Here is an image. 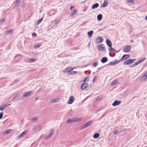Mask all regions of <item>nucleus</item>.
<instances>
[{"label":"nucleus","instance_id":"1","mask_svg":"<svg viewBox=\"0 0 147 147\" xmlns=\"http://www.w3.org/2000/svg\"><path fill=\"white\" fill-rule=\"evenodd\" d=\"M81 119L80 118H74L71 119H69L67 121V123H70L74 122L80 121Z\"/></svg>","mask_w":147,"mask_h":147},{"label":"nucleus","instance_id":"2","mask_svg":"<svg viewBox=\"0 0 147 147\" xmlns=\"http://www.w3.org/2000/svg\"><path fill=\"white\" fill-rule=\"evenodd\" d=\"M93 123L92 121H90L85 123V124L82 125L81 127V129H83L86 128L92 125Z\"/></svg>","mask_w":147,"mask_h":147},{"label":"nucleus","instance_id":"3","mask_svg":"<svg viewBox=\"0 0 147 147\" xmlns=\"http://www.w3.org/2000/svg\"><path fill=\"white\" fill-rule=\"evenodd\" d=\"M136 60V59H129L127 60H126L124 62L123 64L124 65H129L132 63H133L134 61Z\"/></svg>","mask_w":147,"mask_h":147},{"label":"nucleus","instance_id":"4","mask_svg":"<svg viewBox=\"0 0 147 147\" xmlns=\"http://www.w3.org/2000/svg\"><path fill=\"white\" fill-rule=\"evenodd\" d=\"M98 49L100 51H106V48L105 47L104 45L102 44L99 45L98 47Z\"/></svg>","mask_w":147,"mask_h":147},{"label":"nucleus","instance_id":"5","mask_svg":"<svg viewBox=\"0 0 147 147\" xmlns=\"http://www.w3.org/2000/svg\"><path fill=\"white\" fill-rule=\"evenodd\" d=\"M75 100L74 97L73 96H70L69 98V99L67 102V103L68 104H72L74 101Z\"/></svg>","mask_w":147,"mask_h":147},{"label":"nucleus","instance_id":"6","mask_svg":"<svg viewBox=\"0 0 147 147\" xmlns=\"http://www.w3.org/2000/svg\"><path fill=\"white\" fill-rule=\"evenodd\" d=\"M32 93V91H30L28 92H26L22 96V97L23 98H24L29 96L31 95Z\"/></svg>","mask_w":147,"mask_h":147},{"label":"nucleus","instance_id":"7","mask_svg":"<svg viewBox=\"0 0 147 147\" xmlns=\"http://www.w3.org/2000/svg\"><path fill=\"white\" fill-rule=\"evenodd\" d=\"M96 41L97 44L103 42V39L100 36H98L96 38Z\"/></svg>","mask_w":147,"mask_h":147},{"label":"nucleus","instance_id":"8","mask_svg":"<svg viewBox=\"0 0 147 147\" xmlns=\"http://www.w3.org/2000/svg\"><path fill=\"white\" fill-rule=\"evenodd\" d=\"M131 47L129 46H127L123 49V51L125 53L129 52L130 50Z\"/></svg>","mask_w":147,"mask_h":147},{"label":"nucleus","instance_id":"9","mask_svg":"<svg viewBox=\"0 0 147 147\" xmlns=\"http://www.w3.org/2000/svg\"><path fill=\"white\" fill-rule=\"evenodd\" d=\"M130 55L128 54L125 55L123 56L122 58L119 60L120 61H123L129 58Z\"/></svg>","mask_w":147,"mask_h":147},{"label":"nucleus","instance_id":"10","mask_svg":"<svg viewBox=\"0 0 147 147\" xmlns=\"http://www.w3.org/2000/svg\"><path fill=\"white\" fill-rule=\"evenodd\" d=\"M9 105V104L8 103L3 104L0 106V110L2 111L7 106Z\"/></svg>","mask_w":147,"mask_h":147},{"label":"nucleus","instance_id":"11","mask_svg":"<svg viewBox=\"0 0 147 147\" xmlns=\"http://www.w3.org/2000/svg\"><path fill=\"white\" fill-rule=\"evenodd\" d=\"M73 69L72 67H69L63 70V71L64 73L69 72L71 71H72Z\"/></svg>","mask_w":147,"mask_h":147},{"label":"nucleus","instance_id":"12","mask_svg":"<svg viewBox=\"0 0 147 147\" xmlns=\"http://www.w3.org/2000/svg\"><path fill=\"white\" fill-rule=\"evenodd\" d=\"M88 84L86 83H83L81 86V89L83 90L85 89L88 87Z\"/></svg>","mask_w":147,"mask_h":147},{"label":"nucleus","instance_id":"13","mask_svg":"<svg viewBox=\"0 0 147 147\" xmlns=\"http://www.w3.org/2000/svg\"><path fill=\"white\" fill-rule=\"evenodd\" d=\"M121 101H118L117 100H115L112 104V106H117L119 105L121 103Z\"/></svg>","mask_w":147,"mask_h":147},{"label":"nucleus","instance_id":"14","mask_svg":"<svg viewBox=\"0 0 147 147\" xmlns=\"http://www.w3.org/2000/svg\"><path fill=\"white\" fill-rule=\"evenodd\" d=\"M27 133V131L26 130L25 131L18 136V139L20 138L26 134Z\"/></svg>","mask_w":147,"mask_h":147},{"label":"nucleus","instance_id":"15","mask_svg":"<svg viewBox=\"0 0 147 147\" xmlns=\"http://www.w3.org/2000/svg\"><path fill=\"white\" fill-rule=\"evenodd\" d=\"M106 42L107 45L110 47H111L112 46V43L111 41L108 39H107L106 40Z\"/></svg>","mask_w":147,"mask_h":147},{"label":"nucleus","instance_id":"16","mask_svg":"<svg viewBox=\"0 0 147 147\" xmlns=\"http://www.w3.org/2000/svg\"><path fill=\"white\" fill-rule=\"evenodd\" d=\"M120 62L119 61H115L114 62H111L109 63V65H114Z\"/></svg>","mask_w":147,"mask_h":147},{"label":"nucleus","instance_id":"17","mask_svg":"<svg viewBox=\"0 0 147 147\" xmlns=\"http://www.w3.org/2000/svg\"><path fill=\"white\" fill-rule=\"evenodd\" d=\"M108 61V59L106 57H104L102 58L101 60V62L103 63H104Z\"/></svg>","mask_w":147,"mask_h":147},{"label":"nucleus","instance_id":"18","mask_svg":"<svg viewBox=\"0 0 147 147\" xmlns=\"http://www.w3.org/2000/svg\"><path fill=\"white\" fill-rule=\"evenodd\" d=\"M59 99L58 98H56L55 99H52L50 101V102L51 103H54L57 102L58 100Z\"/></svg>","mask_w":147,"mask_h":147},{"label":"nucleus","instance_id":"19","mask_svg":"<svg viewBox=\"0 0 147 147\" xmlns=\"http://www.w3.org/2000/svg\"><path fill=\"white\" fill-rule=\"evenodd\" d=\"M99 4L98 3H96L94 5H93L92 7V9H95L97 7H98L99 6Z\"/></svg>","mask_w":147,"mask_h":147},{"label":"nucleus","instance_id":"20","mask_svg":"<svg viewBox=\"0 0 147 147\" xmlns=\"http://www.w3.org/2000/svg\"><path fill=\"white\" fill-rule=\"evenodd\" d=\"M93 33V31L92 30H91L88 33V34L89 38H90L92 36V35Z\"/></svg>","mask_w":147,"mask_h":147},{"label":"nucleus","instance_id":"21","mask_svg":"<svg viewBox=\"0 0 147 147\" xmlns=\"http://www.w3.org/2000/svg\"><path fill=\"white\" fill-rule=\"evenodd\" d=\"M20 0H16L15 1V5L16 6H18L20 3Z\"/></svg>","mask_w":147,"mask_h":147},{"label":"nucleus","instance_id":"22","mask_svg":"<svg viewBox=\"0 0 147 147\" xmlns=\"http://www.w3.org/2000/svg\"><path fill=\"white\" fill-rule=\"evenodd\" d=\"M145 59H146V58L145 57H143V58H142L141 60H138V61L137 62L139 64H140V63H141Z\"/></svg>","mask_w":147,"mask_h":147},{"label":"nucleus","instance_id":"23","mask_svg":"<svg viewBox=\"0 0 147 147\" xmlns=\"http://www.w3.org/2000/svg\"><path fill=\"white\" fill-rule=\"evenodd\" d=\"M90 78V77L89 76H87L84 80L83 82H88L89 81Z\"/></svg>","mask_w":147,"mask_h":147},{"label":"nucleus","instance_id":"24","mask_svg":"<svg viewBox=\"0 0 147 147\" xmlns=\"http://www.w3.org/2000/svg\"><path fill=\"white\" fill-rule=\"evenodd\" d=\"M107 0H105L103 4V7H104L107 6L108 5Z\"/></svg>","mask_w":147,"mask_h":147},{"label":"nucleus","instance_id":"25","mask_svg":"<svg viewBox=\"0 0 147 147\" xmlns=\"http://www.w3.org/2000/svg\"><path fill=\"white\" fill-rule=\"evenodd\" d=\"M99 134L98 133H96L94 134L93 137L94 138H97L99 137Z\"/></svg>","mask_w":147,"mask_h":147},{"label":"nucleus","instance_id":"26","mask_svg":"<svg viewBox=\"0 0 147 147\" xmlns=\"http://www.w3.org/2000/svg\"><path fill=\"white\" fill-rule=\"evenodd\" d=\"M77 12V10L75 9L74 11L72 12L69 15L70 16H74L75 14Z\"/></svg>","mask_w":147,"mask_h":147},{"label":"nucleus","instance_id":"27","mask_svg":"<svg viewBox=\"0 0 147 147\" xmlns=\"http://www.w3.org/2000/svg\"><path fill=\"white\" fill-rule=\"evenodd\" d=\"M147 78L145 76L143 75L140 78V80L141 81H144Z\"/></svg>","mask_w":147,"mask_h":147},{"label":"nucleus","instance_id":"28","mask_svg":"<svg viewBox=\"0 0 147 147\" xmlns=\"http://www.w3.org/2000/svg\"><path fill=\"white\" fill-rule=\"evenodd\" d=\"M43 19H39L36 22V24L37 25L39 24L42 21Z\"/></svg>","mask_w":147,"mask_h":147},{"label":"nucleus","instance_id":"29","mask_svg":"<svg viewBox=\"0 0 147 147\" xmlns=\"http://www.w3.org/2000/svg\"><path fill=\"white\" fill-rule=\"evenodd\" d=\"M109 51L111 52H117L115 50L112 48L111 47H110V48L109 49Z\"/></svg>","mask_w":147,"mask_h":147},{"label":"nucleus","instance_id":"30","mask_svg":"<svg viewBox=\"0 0 147 147\" xmlns=\"http://www.w3.org/2000/svg\"><path fill=\"white\" fill-rule=\"evenodd\" d=\"M138 64V63L137 62H136V63H135L134 64H133V65H131L129 67H134L135 66H136Z\"/></svg>","mask_w":147,"mask_h":147},{"label":"nucleus","instance_id":"31","mask_svg":"<svg viewBox=\"0 0 147 147\" xmlns=\"http://www.w3.org/2000/svg\"><path fill=\"white\" fill-rule=\"evenodd\" d=\"M52 135V134H50L49 136H47L45 138V139H49L51 137Z\"/></svg>","mask_w":147,"mask_h":147},{"label":"nucleus","instance_id":"32","mask_svg":"<svg viewBox=\"0 0 147 147\" xmlns=\"http://www.w3.org/2000/svg\"><path fill=\"white\" fill-rule=\"evenodd\" d=\"M36 60V59L35 58H33L30 59H28V61H29L30 62H32V61H34Z\"/></svg>","mask_w":147,"mask_h":147},{"label":"nucleus","instance_id":"33","mask_svg":"<svg viewBox=\"0 0 147 147\" xmlns=\"http://www.w3.org/2000/svg\"><path fill=\"white\" fill-rule=\"evenodd\" d=\"M102 16L101 14H98L97 16V18H102Z\"/></svg>","mask_w":147,"mask_h":147},{"label":"nucleus","instance_id":"34","mask_svg":"<svg viewBox=\"0 0 147 147\" xmlns=\"http://www.w3.org/2000/svg\"><path fill=\"white\" fill-rule=\"evenodd\" d=\"M127 2H130L131 3H134V0H128L127 1Z\"/></svg>","mask_w":147,"mask_h":147},{"label":"nucleus","instance_id":"35","mask_svg":"<svg viewBox=\"0 0 147 147\" xmlns=\"http://www.w3.org/2000/svg\"><path fill=\"white\" fill-rule=\"evenodd\" d=\"M3 112L0 113V119L2 118L3 116Z\"/></svg>","mask_w":147,"mask_h":147},{"label":"nucleus","instance_id":"36","mask_svg":"<svg viewBox=\"0 0 147 147\" xmlns=\"http://www.w3.org/2000/svg\"><path fill=\"white\" fill-rule=\"evenodd\" d=\"M93 65L94 67H96L98 63L97 62L94 63L93 64Z\"/></svg>","mask_w":147,"mask_h":147},{"label":"nucleus","instance_id":"37","mask_svg":"<svg viewBox=\"0 0 147 147\" xmlns=\"http://www.w3.org/2000/svg\"><path fill=\"white\" fill-rule=\"evenodd\" d=\"M4 133L5 134H7L9 133V129H7V130L5 131L4 132Z\"/></svg>","mask_w":147,"mask_h":147},{"label":"nucleus","instance_id":"38","mask_svg":"<svg viewBox=\"0 0 147 147\" xmlns=\"http://www.w3.org/2000/svg\"><path fill=\"white\" fill-rule=\"evenodd\" d=\"M118 132V131L117 130H115L114 132V135H116L117 134Z\"/></svg>","mask_w":147,"mask_h":147},{"label":"nucleus","instance_id":"39","mask_svg":"<svg viewBox=\"0 0 147 147\" xmlns=\"http://www.w3.org/2000/svg\"><path fill=\"white\" fill-rule=\"evenodd\" d=\"M97 78V77L96 76H95L94 78L93 82H94L95 81H96Z\"/></svg>","mask_w":147,"mask_h":147},{"label":"nucleus","instance_id":"40","mask_svg":"<svg viewBox=\"0 0 147 147\" xmlns=\"http://www.w3.org/2000/svg\"><path fill=\"white\" fill-rule=\"evenodd\" d=\"M50 131L51 132V134H53L54 131V129L53 128L51 129H50Z\"/></svg>","mask_w":147,"mask_h":147},{"label":"nucleus","instance_id":"41","mask_svg":"<svg viewBox=\"0 0 147 147\" xmlns=\"http://www.w3.org/2000/svg\"><path fill=\"white\" fill-rule=\"evenodd\" d=\"M60 21L59 20H57V21H56L55 22V24H58L59 23V22H60Z\"/></svg>","mask_w":147,"mask_h":147},{"label":"nucleus","instance_id":"42","mask_svg":"<svg viewBox=\"0 0 147 147\" xmlns=\"http://www.w3.org/2000/svg\"><path fill=\"white\" fill-rule=\"evenodd\" d=\"M117 83V82L116 81H114L113 82H112V85H114L116 84Z\"/></svg>","mask_w":147,"mask_h":147},{"label":"nucleus","instance_id":"43","mask_svg":"<svg viewBox=\"0 0 147 147\" xmlns=\"http://www.w3.org/2000/svg\"><path fill=\"white\" fill-rule=\"evenodd\" d=\"M40 45L39 44H37L34 47V48L35 47H36L37 48H38L40 47Z\"/></svg>","mask_w":147,"mask_h":147},{"label":"nucleus","instance_id":"44","mask_svg":"<svg viewBox=\"0 0 147 147\" xmlns=\"http://www.w3.org/2000/svg\"><path fill=\"white\" fill-rule=\"evenodd\" d=\"M77 72L76 71H73L72 72H71V73L72 74H74L76 73H77Z\"/></svg>","mask_w":147,"mask_h":147},{"label":"nucleus","instance_id":"45","mask_svg":"<svg viewBox=\"0 0 147 147\" xmlns=\"http://www.w3.org/2000/svg\"><path fill=\"white\" fill-rule=\"evenodd\" d=\"M37 119H38V118H34L32 119V121H35L37 120Z\"/></svg>","mask_w":147,"mask_h":147},{"label":"nucleus","instance_id":"46","mask_svg":"<svg viewBox=\"0 0 147 147\" xmlns=\"http://www.w3.org/2000/svg\"><path fill=\"white\" fill-rule=\"evenodd\" d=\"M101 99V98H100V97H98L97 98L96 100V101H97L98 100H100Z\"/></svg>","mask_w":147,"mask_h":147},{"label":"nucleus","instance_id":"47","mask_svg":"<svg viewBox=\"0 0 147 147\" xmlns=\"http://www.w3.org/2000/svg\"><path fill=\"white\" fill-rule=\"evenodd\" d=\"M33 130H34V131H36L37 130V128H36V127H33Z\"/></svg>","mask_w":147,"mask_h":147},{"label":"nucleus","instance_id":"48","mask_svg":"<svg viewBox=\"0 0 147 147\" xmlns=\"http://www.w3.org/2000/svg\"><path fill=\"white\" fill-rule=\"evenodd\" d=\"M144 75L145 76V77H146L147 78V72H145L144 73Z\"/></svg>","mask_w":147,"mask_h":147},{"label":"nucleus","instance_id":"49","mask_svg":"<svg viewBox=\"0 0 147 147\" xmlns=\"http://www.w3.org/2000/svg\"><path fill=\"white\" fill-rule=\"evenodd\" d=\"M5 20V19H2V20H1L0 22H4Z\"/></svg>","mask_w":147,"mask_h":147},{"label":"nucleus","instance_id":"50","mask_svg":"<svg viewBox=\"0 0 147 147\" xmlns=\"http://www.w3.org/2000/svg\"><path fill=\"white\" fill-rule=\"evenodd\" d=\"M36 34L35 33H34L32 34V35L33 36H36Z\"/></svg>","mask_w":147,"mask_h":147},{"label":"nucleus","instance_id":"51","mask_svg":"<svg viewBox=\"0 0 147 147\" xmlns=\"http://www.w3.org/2000/svg\"><path fill=\"white\" fill-rule=\"evenodd\" d=\"M74 7V6H71L70 7V9L71 10Z\"/></svg>","mask_w":147,"mask_h":147},{"label":"nucleus","instance_id":"52","mask_svg":"<svg viewBox=\"0 0 147 147\" xmlns=\"http://www.w3.org/2000/svg\"><path fill=\"white\" fill-rule=\"evenodd\" d=\"M6 33L7 34H8L9 33V30L7 31Z\"/></svg>","mask_w":147,"mask_h":147},{"label":"nucleus","instance_id":"53","mask_svg":"<svg viewBox=\"0 0 147 147\" xmlns=\"http://www.w3.org/2000/svg\"><path fill=\"white\" fill-rule=\"evenodd\" d=\"M98 19V21H99L102 20V19Z\"/></svg>","mask_w":147,"mask_h":147},{"label":"nucleus","instance_id":"54","mask_svg":"<svg viewBox=\"0 0 147 147\" xmlns=\"http://www.w3.org/2000/svg\"><path fill=\"white\" fill-rule=\"evenodd\" d=\"M13 31V30H10V32H12Z\"/></svg>","mask_w":147,"mask_h":147},{"label":"nucleus","instance_id":"55","mask_svg":"<svg viewBox=\"0 0 147 147\" xmlns=\"http://www.w3.org/2000/svg\"><path fill=\"white\" fill-rule=\"evenodd\" d=\"M131 42H133V40H131Z\"/></svg>","mask_w":147,"mask_h":147},{"label":"nucleus","instance_id":"56","mask_svg":"<svg viewBox=\"0 0 147 147\" xmlns=\"http://www.w3.org/2000/svg\"><path fill=\"white\" fill-rule=\"evenodd\" d=\"M145 18H147V16L145 17Z\"/></svg>","mask_w":147,"mask_h":147},{"label":"nucleus","instance_id":"57","mask_svg":"<svg viewBox=\"0 0 147 147\" xmlns=\"http://www.w3.org/2000/svg\"><path fill=\"white\" fill-rule=\"evenodd\" d=\"M85 11V10H83V11Z\"/></svg>","mask_w":147,"mask_h":147},{"label":"nucleus","instance_id":"58","mask_svg":"<svg viewBox=\"0 0 147 147\" xmlns=\"http://www.w3.org/2000/svg\"><path fill=\"white\" fill-rule=\"evenodd\" d=\"M36 100H37V98H36Z\"/></svg>","mask_w":147,"mask_h":147},{"label":"nucleus","instance_id":"59","mask_svg":"<svg viewBox=\"0 0 147 147\" xmlns=\"http://www.w3.org/2000/svg\"><path fill=\"white\" fill-rule=\"evenodd\" d=\"M41 18H42V19L43 18V17H42Z\"/></svg>","mask_w":147,"mask_h":147},{"label":"nucleus","instance_id":"60","mask_svg":"<svg viewBox=\"0 0 147 147\" xmlns=\"http://www.w3.org/2000/svg\"><path fill=\"white\" fill-rule=\"evenodd\" d=\"M11 130V129H10V130H9L10 132V131Z\"/></svg>","mask_w":147,"mask_h":147},{"label":"nucleus","instance_id":"61","mask_svg":"<svg viewBox=\"0 0 147 147\" xmlns=\"http://www.w3.org/2000/svg\"><path fill=\"white\" fill-rule=\"evenodd\" d=\"M146 20H147V19H146Z\"/></svg>","mask_w":147,"mask_h":147}]
</instances>
